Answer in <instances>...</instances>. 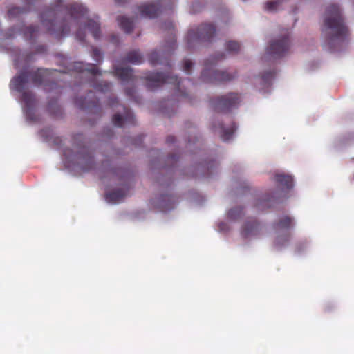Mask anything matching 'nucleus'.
Returning <instances> with one entry per match:
<instances>
[{
    "instance_id": "obj_1",
    "label": "nucleus",
    "mask_w": 354,
    "mask_h": 354,
    "mask_svg": "<svg viewBox=\"0 0 354 354\" xmlns=\"http://www.w3.org/2000/svg\"><path fill=\"white\" fill-rule=\"evenodd\" d=\"M59 12L66 15V19L58 27L57 33L62 35L68 32L69 25H79V30L76 37L83 41L85 37L84 31L87 29L95 39L100 35V24L98 18L88 19L86 17V9L79 3H64L62 0H55L53 8L47 10L41 16L44 26L46 27L50 33L55 32V15Z\"/></svg>"
},
{
    "instance_id": "obj_2",
    "label": "nucleus",
    "mask_w": 354,
    "mask_h": 354,
    "mask_svg": "<svg viewBox=\"0 0 354 354\" xmlns=\"http://www.w3.org/2000/svg\"><path fill=\"white\" fill-rule=\"evenodd\" d=\"M324 31L328 35V44L333 47L344 44L348 38V31L344 25L337 5L333 4L326 10Z\"/></svg>"
},
{
    "instance_id": "obj_3",
    "label": "nucleus",
    "mask_w": 354,
    "mask_h": 354,
    "mask_svg": "<svg viewBox=\"0 0 354 354\" xmlns=\"http://www.w3.org/2000/svg\"><path fill=\"white\" fill-rule=\"evenodd\" d=\"M147 86L153 89L158 88L165 83H171L176 85L178 89H180V82L176 76H165L159 73H149L146 77Z\"/></svg>"
},
{
    "instance_id": "obj_4",
    "label": "nucleus",
    "mask_w": 354,
    "mask_h": 354,
    "mask_svg": "<svg viewBox=\"0 0 354 354\" xmlns=\"http://www.w3.org/2000/svg\"><path fill=\"white\" fill-rule=\"evenodd\" d=\"M28 78V75L26 73H23L14 77L11 81L10 87L11 88L21 93V100L26 105H30L32 102L33 95L30 93L23 91Z\"/></svg>"
},
{
    "instance_id": "obj_5",
    "label": "nucleus",
    "mask_w": 354,
    "mask_h": 354,
    "mask_svg": "<svg viewBox=\"0 0 354 354\" xmlns=\"http://www.w3.org/2000/svg\"><path fill=\"white\" fill-rule=\"evenodd\" d=\"M215 32V28L211 24H202L196 32L191 30L188 32L187 37L189 40H204L210 39Z\"/></svg>"
},
{
    "instance_id": "obj_6",
    "label": "nucleus",
    "mask_w": 354,
    "mask_h": 354,
    "mask_svg": "<svg viewBox=\"0 0 354 354\" xmlns=\"http://www.w3.org/2000/svg\"><path fill=\"white\" fill-rule=\"evenodd\" d=\"M290 48V41L288 35H286L283 38L272 41L268 48V52L275 57L283 56Z\"/></svg>"
},
{
    "instance_id": "obj_7",
    "label": "nucleus",
    "mask_w": 354,
    "mask_h": 354,
    "mask_svg": "<svg viewBox=\"0 0 354 354\" xmlns=\"http://www.w3.org/2000/svg\"><path fill=\"white\" fill-rule=\"evenodd\" d=\"M240 97L236 93H230L218 97L215 102V106L218 111H225L239 104Z\"/></svg>"
},
{
    "instance_id": "obj_8",
    "label": "nucleus",
    "mask_w": 354,
    "mask_h": 354,
    "mask_svg": "<svg viewBox=\"0 0 354 354\" xmlns=\"http://www.w3.org/2000/svg\"><path fill=\"white\" fill-rule=\"evenodd\" d=\"M259 229L260 225L257 221H249L243 226L241 235L245 239L253 237L259 233Z\"/></svg>"
},
{
    "instance_id": "obj_9",
    "label": "nucleus",
    "mask_w": 354,
    "mask_h": 354,
    "mask_svg": "<svg viewBox=\"0 0 354 354\" xmlns=\"http://www.w3.org/2000/svg\"><path fill=\"white\" fill-rule=\"evenodd\" d=\"M70 70H74L77 72L88 71L92 75H97L99 72L98 67L94 64H84L82 62H74L71 66Z\"/></svg>"
},
{
    "instance_id": "obj_10",
    "label": "nucleus",
    "mask_w": 354,
    "mask_h": 354,
    "mask_svg": "<svg viewBox=\"0 0 354 354\" xmlns=\"http://www.w3.org/2000/svg\"><path fill=\"white\" fill-rule=\"evenodd\" d=\"M115 74L122 82L133 80V75L131 68L127 66H115Z\"/></svg>"
},
{
    "instance_id": "obj_11",
    "label": "nucleus",
    "mask_w": 354,
    "mask_h": 354,
    "mask_svg": "<svg viewBox=\"0 0 354 354\" xmlns=\"http://www.w3.org/2000/svg\"><path fill=\"white\" fill-rule=\"evenodd\" d=\"M138 9L142 16L149 18L155 17L158 12V8L152 4L142 5Z\"/></svg>"
},
{
    "instance_id": "obj_12",
    "label": "nucleus",
    "mask_w": 354,
    "mask_h": 354,
    "mask_svg": "<svg viewBox=\"0 0 354 354\" xmlns=\"http://www.w3.org/2000/svg\"><path fill=\"white\" fill-rule=\"evenodd\" d=\"M275 180L279 185L284 188H290L292 186L293 179L290 175H286L282 173H277Z\"/></svg>"
},
{
    "instance_id": "obj_13",
    "label": "nucleus",
    "mask_w": 354,
    "mask_h": 354,
    "mask_svg": "<svg viewBox=\"0 0 354 354\" xmlns=\"http://www.w3.org/2000/svg\"><path fill=\"white\" fill-rule=\"evenodd\" d=\"M124 116L120 114H115L113 117V122L115 126L122 127L124 120L131 119L132 114L127 108L124 107Z\"/></svg>"
},
{
    "instance_id": "obj_14",
    "label": "nucleus",
    "mask_w": 354,
    "mask_h": 354,
    "mask_svg": "<svg viewBox=\"0 0 354 354\" xmlns=\"http://www.w3.org/2000/svg\"><path fill=\"white\" fill-rule=\"evenodd\" d=\"M125 196V193L122 189L115 190L106 194V199L108 202L116 203L120 202Z\"/></svg>"
},
{
    "instance_id": "obj_15",
    "label": "nucleus",
    "mask_w": 354,
    "mask_h": 354,
    "mask_svg": "<svg viewBox=\"0 0 354 354\" xmlns=\"http://www.w3.org/2000/svg\"><path fill=\"white\" fill-rule=\"evenodd\" d=\"M236 129V127L235 126L234 124H232L228 129H225L223 127V125H221V127H219L218 133L220 134V136L223 140L227 141L232 137V135Z\"/></svg>"
},
{
    "instance_id": "obj_16",
    "label": "nucleus",
    "mask_w": 354,
    "mask_h": 354,
    "mask_svg": "<svg viewBox=\"0 0 354 354\" xmlns=\"http://www.w3.org/2000/svg\"><path fill=\"white\" fill-rule=\"evenodd\" d=\"M118 23L122 29H123L126 32H130L133 26V22L129 18L125 17H119L118 18Z\"/></svg>"
},
{
    "instance_id": "obj_17",
    "label": "nucleus",
    "mask_w": 354,
    "mask_h": 354,
    "mask_svg": "<svg viewBox=\"0 0 354 354\" xmlns=\"http://www.w3.org/2000/svg\"><path fill=\"white\" fill-rule=\"evenodd\" d=\"M125 62L134 64H139L142 62V57L138 52L131 51L128 54L125 59Z\"/></svg>"
},
{
    "instance_id": "obj_18",
    "label": "nucleus",
    "mask_w": 354,
    "mask_h": 354,
    "mask_svg": "<svg viewBox=\"0 0 354 354\" xmlns=\"http://www.w3.org/2000/svg\"><path fill=\"white\" fill-rule=\"evenodd\" d=\"M233 75L227 71H215L214 72V78L221 82L230 80L233 78Z\"/></svg>"
},
{
    "instance_id": "obj_19",
    "label": "nucleus",
    "mask_w": 354,
    "mask_h": 354,
    "mask_svg": "<svg viewBox=\"0 0 354 354\" xmlns=\"http://www.w3.org/2000/svg\"><path fill=\"white\" fill-rule=\"evenodd\" d=\"M293 224L292 220L288 216L283 217L277 224V229L288 228Z\"/></svg>"
},
{
    "instance_id": "obj_20",
    "label": "nucleus",
    "mask_w": 354,
    "mask_h": 354,
    "mask_svg": "<svg viewBox=\"0 0 354 354\" xmlns=\"http://www.w3.org/2000/svg\"><path fill=\"white\" fill-rule=\"evenodd\" d=\"M279 3L280 2L279 0L268 1L266 3L265 8L268 11H275L277 10L278 6L279 5Z\"/></svg>"
},
{
    "instance_id": "obj_21",
    "label": "nucleus",
    "mask_w": 354,
    "mask_h": 354,
    "mask_svg": "<svg viewBox=\"0 0 354 354\" xmlns=\"http://www.w3.org/2000/svg\"><path fill=\"white\" fill-rule=\"evenodd\" d=\"M242 209L239 207L232 209L228 212V218L230 219L237 218L241 214Z\"/></svg>"
},
{
    "instance_id": "obj_22",
    "label": "nucleus",
    "mask_w": 354,
    "mask_h": 354,
    "mask_svg": "<svg viewBox=\"0 0 354 354\" xmlns=\"http://www.w3.org/2000/svg\"><path fill=\"white\" fill-rule=\"evenodd\" d=\"M227 50L230 52H236L240 49V44L234 41H230L227 44Z\"/></svg>"
},
{
    "instance_id": "obj_23",
    "label": "nucleus",
    "mask_w": 354,
    "mask_h": 354,
    "mask_svg": "<svg viewBox=\"0 0 354 354\" xmlns=\"http://www.w3.org/2000/svg\"><path fill=\"white\" fill-rule=\"evenodd\" d=\"M46 72L45 70H38L37 73L32 77V80L35 84H39L42 82L41 76Z\"/></svg>"
},
{
    "instance_id": "obj_24",
    "label": "nucleus",
    "mask_w": 354,
    "mask_h": 354,
    "mask_svg": "<svg viewBox=\"0 0 354 354\" xmlns=\"http://www.w3.org/2000/svg\"><path fill=\"white\" fill-rule=\"evenodd\" d=\"M160 55L158 52H153L149 56V62L152 64H156L159 62Z\"/></svg>"
},
{
    "instance_id": "obj_25",
    "label": "nucleus",
    "mask_w": 354,
    "mask_h": 354,
    "mask_svg": "<svg viewBox=\"0 0 354 354\" xmlns=\"http://www.w3.org/2000/svg\"><path fill=\"white\" fill-rule=\"evenodd\" d=\"M95 88L102 92H105L110 88V84L107 82L100 83L95 86Z\"/></svg>"
},
{
    "instance_id": "obj_26",
    "label": "nucleus",
    "mask_w": 354,
    "mask_h": 354,
    "mask_svg": "<svg viewBox=\"0 0 354 354\" xmlns=\"http://www.w3.org/2000/svg\"><path fill=\"white\" fill-rule=\"evenodd\" d=\"M192 65H193V63L192 62V61H190L189 59L185 60L183 62V70L186 73H189Z\"/></svg>"
},
{
    "instance_id": "obj_27",
    "label": "nucleus",
    "mask_w": 354,
    "mask_h": 354,
    "mask_svg": "<svg viewBox=\"0 0 354 354\" xmlns=\"http://www.w3.org/2000/svg\"><path fill=\"white\" fill-rule=\"evenodd\" d=\"M93 165V160L91 157H89L86 160V167L83 168V171H88L92 169Z\"/></svg>"
},
{
    "instance_id": "obj_28",
    "label": "nucleus",
    "mask_w": 354,
    "mask_h": 354,
    "mask_svg": "<svg viewBox=\"0 0 354 354\" xmlns=\"http://www.w3.org/2000/svg\"><path fill=\"white\" fill-rule=\"evenodd\" d=\"M92 56L95 61H99L101 59L100 51L97 48H94L92 52Z\"/></svg>"
},
{
    "instance_id": "obj_29",
    "label": "nucleus",
    "mask_w": 354,
    "mask_h": 354,
    "mask_svg": "<svg viewBox=\"0 0 354 354\" xmlns=\"http://www.w3.org/2000/svg\"><path fill=\"white\" fill-rule=\"evenodd\" d=\"M36 28L34 27V26H29L27 28V31L26 32V34H29L30 35V37H32L35 35V32H36Z\"/></svg>"
},
{
    "instance_id": "obj_30",
    "label": "nucleus",
    "mask_w": 354,
    "mask_h": 354,
    "mask_svg": "<svg viewBox=\"0 0 354 354\" xmlns=\"http://www.w3.org/2000/svg\"><path fill=\"white\" fill-rule=\"evenodd\" d=\"M273 77V73L272 72H269L268 74L265 75L263 77V80L266 82H268L270 79Z\"/></svg>"
},
{
    "instance_id": "obj_31",
    "label": "nucleus",
    "mask_w": 354,
    "mask_h": 354,
    "mask_svg": "<svg viewBox=\"0 0 354 354\" xmlns=\"http://www.w3.org/2000/svg\"><path fill=\"white\" fill-rule=\"evenodd\" d=\"M176 40L174 39H172L169 44V48L171 50H174L176 48Z\"/></svg>"
},
{
    "instance_id": "obj_32",
    "label": "nucleus",
    "mask_w": 354,
    "mask_h": 354,
    "mask_svg": "<svg viewBox=\"0 0 354 354\" xmlns=\"http://www.w3.org/2000/svg\"><path fill=\"white\" fill-rule=\"evenodd\" d=\"M225 225V223H220L219 225H218V227H219L220 230L224 231L225 230V227H224Z\"/></svg>"
},
{
    "instance_id": "obj_33",
    "label": "nucleus",
    "mask_w": 354,
    "mask_h": 354,
    "mask_svg": "<svg viewBox=\"0 0 354 354\" xmlns=\"http://www.w3.org/2000/svg\"><path fill=\"white\" fill-rule=\"evenodd\" d=\"M275 244L277 245H280V238H277V239Z\"/></svg>"
},
{
    "instance_id": "obj_34",
    "label": "nucleus",
    "mask_w": 354,
    "mask_h": 354,
    "mask_svg": "<svg viewBox=\"0 0 354 354\" xmlns=\"http://www.w3.org/2000/svg\"><path fill=\"white\" fill-rule=\"evenodd\" d=\"M126 92H127V95H129V96L133 95V93L132 92H131L129 91H127Z\"/></svg>"
},
{
    "instance_id": "obj_35",
    "label": "nucleus",
    "mask_w": 354,
    "mask_h": 354,
    "mask_svg": "<svg viewBox=\"0 0 354 354\" xmlns=\"http://www.w3.org/2000/svg\"><path fill=\"white\" fill-rule=\"evenodd\" d=\"M12 12H13V10H9V14H10V15H12Z\"/></svg>"
},
{
    "instance_id": "obj_36",
    "label": "nucleus",
    "mask_w": 354,
    "mask_h": 354,
    "mask_svg": "<svg viewBox=\"0 0 354 354\" xmlns=\"http://www.w3.org/2000/svg\"><path fill=\"white\" fill-rule=\"evenodd\" d=\"M205 75H206V71H204L203 72V76H205Z\"/></svg>"
},
{
    "instance_id": "obj_37",
    "label": "nucleus",
    "mask_w": 354,
    "mask_h": 354,
    "mask_svg": "<svg viewBox=\"0 0 354 354\" xmlns=\"http://www.w3.org/2000/svg\"><path fill=\"white\" fill-rule=\"evenodd\" d=\"M288 238L286 237V238L285 239V241H286V242H287V241H288Z\"/></svg>"
}]
</instances>
